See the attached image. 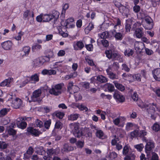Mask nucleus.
<instances>
[{"label": "nucleus", "instance_id": "nucleus-35", "mask_svg": "<svg viewBox=\"0 0 160 160\" xmlns=\"http://www.w3.org/2000/svg\"><path fill=\"white\" fill-rule=\"evenodd\" d=\"M79 115L77 113L71 114L68 117V119L71 121L75 120L78 118Z\"/></svg>", "mask_w": 160, "mask_h": 160}, {"label": "nucleus", "instance_id": "nucleus-37", "mask_svg": "<svg viewBox=\"0 0 160 160\" xmlns=\"http://www.w3.org/2000/svg\"><path fill=\"white\" fill-rule=\"evenodd\" d=\"M152 155L151 158L149 157L147 155L148 157L147 159L148 160H158V155L154 152H152Z\"/></svg>", "mask_w": 160, "mask_h": 160}, {"label": "nucleus", "instance_id": "nucleus-20", "mask_svg": "<svg viewBox=\"0 0 160 160\" xmlns=\"http://www.w3.org/2000/svg\"><path fill=\"white\" fill-rule=\"evenodd\" d=\"M33 152V148L31 147H29L26 152L24 154V158L27 159L29 158L30 155L32 154Z\"/></svg>", "mask_w": 160, "mask_h": 160}, {"label": "nucleus", "instance_id": "nucleus-60", "mask_svg": "<svg viewBox=\"0 0 160 160\" xmlns=\"http://www.w3.org/2000/svg\"><path fill=\"white\" fill-rule=\"evenodd\" d=\"M101 42L103 46L107 47L109 46V42L107 40L103 39L101 41Z\"/></svg>", "mask_w": 160, "mask_h": 160}, {"label": "nucleus", "instance_id": "nucleus-19", "mask_svg": "<svg viewBox=\"0 0 160 160\" xmlns=\"http://www.w3.org/2000/svg\"><path fill=\"white\" fill-rule=\"evenodd\" d=\"M84 45L82 41H79L77 42L76 45H74L75 50H81L84 47Z\"/></svg>", "mask_w": 160, "mask_h": 160}, {"label": "nucleus", "instance_id": "nucleus-46", "mask_svg": "<svg viewBox=\"0 0 160 160\" xmlns=\"http://www.w3.org/2000/svg\"><path fill=\"white\" fill-rule=\"evenodd\" d=\"M8 144L5 142L0 141V149H4L7 148Z\"/></svg>", "mask_w": 160, "mask_h": 160}, {"label": "nucleus", "instance_id": "nucleus-36", "mask_svg": "<svg viewBox=\"0 0 160 160\" xmlns=\"http://www.w3.org/2000/svg\"><path fill=\"white\" fill-rule=\"evenodd\" d=\"M76 107H77L81 111L85 110L86 112L88 110V108L82 104H76Z\"/></svg>", "mask_w": 160, "mask_h": 160}, {"label": "nucleus", "instance_id": "nucleus-14", "mask_svg": "<svg viewBox=\"0 0 160 160\" xmlns=\"http://www.w3.org/2000/svg\"><path fill=\"white\" fill-rule=\"evenodd\" d=\"M73 82H70L68 84L67 87V91L69 92L70 93H71V91H72L73 88H75L76 89L75 90H73V92L75 93L77 92L78 89L79 88L76 86L73 85Z\"/></svg>", "mask_w": 160, "mask_h": 160}, {"label": "nucleus", "instance_id": "nucleus-1", "mask_svg": "<svg viewBox=\"0 0 160 160\" xmlns=\"http://www.w3.org/2000/svg\"><path fill=\"white\" fill-rule=\"evenodd\" d=\"M147 132L145 130H141L138 131V130H135L131 133V138L139 137L142 138V140L147 142V138L145 137L147 135Z\"/></svg>", "mask_w": 160, "mask_h": 160}, {"label": "nucleus", "instance_id": "nucleus-22", "mask_svg": "<svg viewBox=\"0 0 160 160\" xmlns=\"http://www.w3.org/2000/svg\"><path fill=\"white\" fill-rule=\"evenodd\" d=\"M16 124L18 127L22 129H25L27 126L26 122L21 121L20 122V120L17 121V120Z\"/></svg>", "mask_w": 160, "mask_h": 160}, {"label": "nucleus", "instance_id": "nucleus-3", "mask_svg": "<svg viewBox=\"0 0 160 160\" xmlns=\"http://www.w3.org/2000/svg\"><path fill=\"white\" fill-rule=\"evenodd\" d=\"M64 85L63 83H60L55 85L50 89L49 92L50 94L55 96H58L62 92V89Z\"/></svg>", "mask_w": 160, "mask_h": 160}, {"label": "nucleus", "instance_id": "nucleus-51", "mask_svg": "<svg viewBox=\"0 0 160 160\" xmlns=\"http://www.w3.org/2000/svg\"><path fill=\"white\" fill-rule=\"evenodd\" d=\"M93 28L94 25L92 22H90L89 23L88 26L86 28L85 30V31L88 30L90 31L92 30Z\"/></svg>", "mask_w": 160, "mask_h": 160}, {"label": "nucleus", "instance_id": "nucleus-9", "mask_svg": "<svg viewBox=\"0 0 160 160\" xmlns=\"http://www.w3.org/2000/svg\"><path fill=\"white\" fill-rule=\"evenodd\" d=\"M135 49L141 52L144 48H145L144 44L141 42H136L135 44Z\"/></svg>", "mask_w": 160, "mask_h": 160}, {"label": "nucleus", "instance_id": "nucleus-4", "mask_svg": "<svg viewBox=\"0 0 160 160\" xmlns=\"http://www.w3.org/2000/svg\"><path fill=\"white\" fill-rule=\"evenodd\" d=\"M105 52L108 59H112L113 60H118L120 57V55L118 52L114 51L107 50Z\"/></svg>", "mask_w": 160, "mask_h": 160}, {"label": "nucleus", "instance_id": "nucleus-25", "mask_svg": "<svg viewBox=\"0 0 160 160\" xmlns=\"http://www.w3.org/2000/svg\"><path fill=\"white\" fill-rule=\"evenodd\" d=\"M30 79L29 81H32V83H35L36 82L39 81V76L37 73L32 75L31 77H29Z\"/></svg>", "mask_w": 160, "mask_h": 160}, {"label": "nucleus", "instance_id": "nucleus-15", "mask_svg": "<svg viewBox=\"0 0 160 160\" xmlns=\"http://www.w3.org/2000/svg\"><path fill=\"white\" fill-rule=\"evenodd\" d=\"M110 68L107 69L106 70L107 74L108 75L109 77L111 79H118L119 78L118 75L116 73L113 72L112 71L110 70Z\"/></svg>", "mask_w": 160, "mask_h": 160}, {"label": "nucleus", "instance_id": "nucleus-43", "mask_svg": "<svg viewBox=\"0 0 160 160\" xmlns=\"http://www.w3.org/2000/svg\"><path fill=\"white\" fill-rule=\"evenodd\" d=\"M152 74L153 77H155L158 75H160V68H157L153 70L152 71Z\"/></svg>", "mask_w": 160, "mask_h": 160}, {"label": "nucleus", "instance_id": "nucleus-45", "mask_svg": "<svg viewBox=\"0 0 160 160\" xmlns=\"http://www.w3.org/2000/svg\"><path fill=\"white\" fill-rule=\"evenodd\" d=\"M125 29L126 30V32H130V30L131 29V24L126 22L125 25Z\"/></svg>", "mask_w": 160, "mask_h": 160}, {"label": "nucleus", "instance_id": "nucleus-57", "mask_svg": "<svg viewBox=\"0 0 160 160\" xmlns=\"http://www.w3.org/2000/svg\"><path fill=\"white\" fill-rule=\"evenodd\" d=\"M152 90L155 93L158 97H160V88H153Z\"/></svg>", "mask_w": 160, "mask_h": 160}, {"label": "nucleus", "instance_id": "nucleus-31", "mask_svg": "<svg viewBox=\"0 0 160 160\" xmlns=\"http://www.w3.org/2000/svg\"><path fill=\"white\" fill-rule=\"evenodd\" d=\"M52 19L50 14H43V22H46L50 21Z\"/></svg>", "mask_w": 160, "mask_h": 160}, {"label": "nucleus", "instance_id": "nucleus-54", "mask_svg": "<svg viewBox=\"0 0 160 160\" xmlns=\"http://www.w3.org/2000/svg\"><path fill=\"white\" fill-rule=\"evenodd\" d=\"M64 115L65 114L63 112H56L55 114L56 117L61 119L63 118Z\"/></svg>", "mask_w": 160, "mask_h": 160}, {"label": "nucleus", "instance_id": "nucleus-42", "mask_svg": "<svg viewBox=\"0 0 160 160\" xmlns=\"http://www.w3.org/2000/svg\"><path fill=\"white\" fill-rule=\"evenodd\" d=\"M62 123L59 121H56L55 125V128L61 129L62 127Z\"/></svg>", "mask_w": 160, "mask_h": 160}, {"label": "nucleus", "instance_id": "nucleus-6", "mask_svg": "<svg viewBox=\"0 0 160 160\" xmlns=\"http://www.w3.org/2000/svg\"><path fill=\"white\" fill-rule=\"evenodd\" d=\"M146 142V144L145 146V150L146 152L147 153V155H148L149 153L150 152L152 151V149L154 148L155 146L154 143L152 140H147Z\"/></svg>", "mask_w": 160, "mask_h": 160}, {"label": "nucleus", "instance_id": "nucleus-50", "mask_svg": "<svg viewBox=\"0 0 160 160\" xmlns=\"http://www.w3.org/2000/svg\"><path fill=\"white\" fill-rule=\"evenodd\" d=\"M41 48L42 46L41 45L37 44L32 46V49L33 52H35L36 50L40 49Z\"/></svg>", "mask_w": 160, "mask_h": 160}, {"label": "nucleus", "instance_id": "nucleus-10", "mask_svg": "<svg viewBox=\"0 0 160 160\" xmlns=\"http://www.w3.org/2000/svg\"><path fill=\"white\" fill-rule=\"evenodd\" d=\"M111 32L116 40H121L122 39L123 37L122 34L120 32H117L116 30L113 29L111 31Z\"/></svg>", "mask_w": 160, "mask_h": 160}, {"label": "nucleus", "instance_id": "nucleus-59", "mask_svg": "<svg viewBox=\"0 0 160 160\" xmlns=\"http://www.w3.org/2000/svg\"><path fill=\"white\" fill-rule=\"evenodd\" d=\"M74 21V19L73 18H70L67 19L65 22L66 23L65 26H68L70 23L73 22Z\"/></svg>", "mask_w": 160, "mask_h": 160}, {"label": "nucleus", "instance_id": "nucleus-8", "mask_svg": "<svg viewBox=\"0 0 160 160\" xmlns=\"http://www.w3.org/2000/svg\"><path fill=\"white\" fill-rule=\"evenodd\" d=\"M41 94V91L40 89L35 90L33 93L31 98L33 102L39 101H40L39 97Z\"/></svg>", "mask_w": 160, "mask_h": 160}, {"label": "nucleus", "instance_id": "nucleus-63", "mask_svg": "<svg viewBox=\"0 0 160 160\" xmlns=\"http://www.w3.org/2000/svg\"><path fill=\"white\" fill-rule=\"evenodd\" d=\"M87 50L90 51H92L93 49V46L92 44H86L85 46Z\"/></svg>", "mask_w": 160, "mask_h": 160}, {"label": "nucleus", "instance_id": "nucleus-64", "mask_svg": "<svg viewBox=\"0 0 160 160\" xmlns=\"http://www.w3.org/2000/svg\"><path fill=\"white\" fill-rule=\"evenodd\" d=\"M37 22H43V14L42 13L39 15L37 16L36 18Z\"/></svg>", "mask_w": 160, "mask_h": 160}, {"label": "nucleus", "instance_id": "nucleus-5", "mask_svg": "<svg viewBox=\"0 0 160 160\" xmlns=\"http://www.w3.org/2000/svg\"><path fill=\"white\" fill-rule=\"evenodd\" d=\"M144 106L148 115L150 114H154L155 109L153 106L156 108L157 111H159L158 108L157 107L156 104L154 103H149V104H145Z\"/></svg>", "mask_w": 160, "mask_h": 160}, {"label": "nucleus", "instance_id": "nucleus-18", "mask_svg": "<svg viewBox=\"0 0 160 160\" xmlns=\"http://www.w3.org/2000/svg\"><path fill=\"white\" fill-rule=\"evenodd\" d=\"M145 20L147 22V23L149 25V27H145V28L146 29H152L153 27V24L152 22H151V21L152 20L151 18L149 17H146L145 18Z\"/></svg>", "mask_w": 160, "mask_h": 160}, {"label": "nucleus", "instance_id": "nucleus-27", "mask_svg": "<svg viewBox=\"0 0 160 160\" xmlns=\"http://www.w3.org/2000/svg\"><path fill=\"white\" fill-rule=\"evenodd\" d=\"M104 86L109 92H112L114 90V86L111 84L107 83L105 84Z\"/></svg>", "mask_w": 160, "mask_h": 160}, {"label": "nucleus", "instance_id": "nucleus-40", "mask_svg": "<svg viewBox=\"0 0 160 160\" xmlns=\"http://www.w3.org/2000/svg\"><path fill=\"white\" fill-rule=\"evenodd\" d=\"M51 123V120L49 119L45 121L44 125V127L47 129H48Z\"/></svg>", "mask_w": 160, "mask_h": 160}, {"label": "nucleus", "instance_id": "nucleus-29", "mask_svg": "<svg viewBox=\"0 0 160 160\" xmlns=\"http://www.w3.org/2000/svg\"><path fill=\"white\" fill-rule=\"evenodd\" d=\"M96 77V80L101 83H105L107 81V78L102 75H98Z\"/></svg>", "mask_w": 160, "mask_h": 160}, {"label": "nucleus", "instance_id": "nucleus-52", "mask_svg": "<svg viewBox=\"0 0 160 160\" xmlns=\"http://www.w3.org/2000/svg\"><path fill=\"white\" fill-rule=\"evenodd\" d=\"M76 144L78 147L82 148L84 146V142L79 140L76 142Z\"/></svg>", "mask_w": 160, "mask_h": 160}, {"label": "nucleus", "instance_id": "nucleus-23", "mask_svg": "<svg viewBox=\"0 0 160 160\" xmlns=\"http://www.w3.org/2000/svg\"><path fill=\"white\" fill-rule=\"evenodd\" d=\"M13 79L12 78H9L6 79L0 83V86L2 87L8 86L10 83L13 81Z\"/></svg>", "mask_w": 160, "mask_h": 160}, {"label": "nucleus", "instance_id": "nucleus-13", "mask_svg": "<svg viewBox=\"0 0 160 160\" xmlns=\"http://www.w3.org/2000/svg\"><path fill=\"white\" fill-rule=\"evenodd\" d=\"M74 147L69 145L67 143H65L63 145V148L61 149V152L64 153V152H68L74 150Z\"/></svg>", "mask_w": 160, "mask_h": 160}, {"label": "nucleus", "instance_id": "nucleus-58", "mask_svg": "<svg viewBox=\"0 0 160 160\" xmlns=\"http://www.w3.org/2000/svg\"><path fill=\"white\" fill-rule=\"evenodd\" d=\"M35 123L37 126L38 127L41 128L43 126V123L42 122L38 119H37L36 120Z\"/></svg>", "mask_w": 160, "mask_h": 160}, {"label": "nucleus", "instance_id": "nucleus-12", "mask_svg": "<svg viewBox=\"0 0 160 160\" xmlns=\"http://www.w3.org/2000/svg\"><path fill=\"white\" fill-rule=\"evenodd\" d=\"M3 48L5 50H10L11 48L12 43L10 41H7L1 43Z\"/></svg>", "mask_w": 160, "mask_h": 160}, {"label": "nucleus", "instance_id": "nucleus-41", "mask_svg": "<svg viewBox=\"0 0 160 160\" xmlns=\"http://www.w3.org/2000/svg\"><path fill=\"white\" fill-rule=\"evenodd\" d=\"M30 50V48L29 47L26 46L24 47L22 49V51L24 52L23 55H28Z\"/></svg>", "mask_w": 160, "mask_h": 160}, {"label": "nucleus", "instance_id": "nucleus-21", "mask_svg": "<svg viewBox=\"0 0 160 160\" xmlns=\"http://www.w3.org/2000/svg\"><path fill=\"white\" fill-rule=\"evenodd\" d=\"M120 12L125 15L128 14L129 12V9L126 6L122 5L119 9Z\"/></svg>", "mask_w": 160, "mask_h": 160}, {"label": "nucleus", "instance_id": "nucleus-62", "mask_svg": "<svg viewBox=\"0 0 160 160\" xmlns=\"http://www.w3.org/2000/svg\"><path fill=\"white\" fill-rule=\"evenodd\" d=\"M117 157V154L115 152H112L110 153L109 157L111 160L114 159Z\"/></svg>", "mask_w": 160, "mask_h": 160}, {"label": "nucleus", "instance_id": "nucleus-33", "mask_svg": "<svg viewBox=\"0 0 160 160\" xmlns=\"http://www.w3.org/2000/svg\"><path fill=\"white\" fill-rule=\"evenodd\" d=\"M135 157V156L132 152L131 153H129L128 155H127L124 158V160H134Z\"/></svg>", "mask_w": 160, "mask_h": 160}, {"label": "nucleus", "instance_id": "nucleus-39", "mask_svg": "<svg viewBox=\"0 0 160 160\" xmlns=\"http://www.w3.org/2000/svg\"><path fill=\"white\" fill-rule=\"evenodd\" d=\"M109 33L108 32H104L100 34V37L101 38L105 39L109 37Z\"/></svg>", "mask_w": 160, "mask_h": 160}, {"label": "nucleus", "instance_id": "nucleus-49", "mask_svg": "<svg viewBox=\"0 0 160 160\" xmlns=\"http://www.w3.org/2000/svg\"><path fill=\"white\" fill-rule=\"evenodd\" d=\"M69 7V5L68 3H66L64 4L62 7V14H64L66 12V11L68 8Z\"/></svg>", "mask_w": 160, "mask_h": 160}, {"label": "nucleus", "instance_id": "nucleus-48", "mask_svg": "<svg viewBox=\"0 0 160 160\" xmlns=\"http://www.w3.org/2000/svg\"><path fill=\"white\" fill-rule=\"evenodd\" d=\"M135 148L139 151L141 152L144 148V145L142 144H140L134 146Z\"/></svg>", "mask_w": 160, "mask_h": 160}, {"label": "nucleus", "instance_id": "nucleus-16", "mask_svg": "<svg viewBox=\"0 0 160 160\" xmlns=\"http://www.w3.org/2000/svg\"><path fill=\"white\" fill-rule=\"evenodd\" d=\"M143 29L142 28H139L136 29L135 31L134 34L135 35L137 38H141L144 35V32H143Z\"/></svg>", "mask_w": 160, "mask_h": 160}, {"label": "nucleus", "instance_id": "nucleus-53", "mask_svg": "<svg viewBox=\"0 0 160 160\" xmlns=\"http://www.w3.org/2000/svg\"><path fill=\"white\" fill-rule=\"evenodd\" d=\"M141 76L139 74H137L132 76L133 79L135 80H138L140 81L141 80Z\"/></svg>", "mask_w": 160, "mask_h": 160}, {"label": "nucleus", "instance_id": "nucleus-24", "mask_svg": "<svg viewBox=\"0 0 160 160\" xmlns=\"http://www.w3.org/2000/svg\"><path fill=\"white\" fill-rule=\"evenodd\" d=\"M110 68V70L112 71L113 70L115 71L118 70L119 68V63L118 62H114L110 66H109L108 69Z\"/></svg>", "mask_w": 160, "mask_h": 160}, {"label": "nucleus", "instance_id": "nucleus-2", "mask_svg": "<svg viewBox=\"0 0 160 160\" xmlns=\"http://www.w3.org/2000/svg\"><path fill=\"white\" fill-rule=\"evenodd\" d=\"M71 128L72 129L73 134L76 137L79 138L82 135V132L79 130V124L76 122L72 123L70 124Z\"/></svg>", "mask_w": 160, "mask_h": 160}, {"label": "nucleus", "instance_id": "nucleus-44", "mask_svg": "<svg viewBox=\"0 0 160 160\" xmlns=\"http://www.w3.org/2000/svg\"><path fill=\"white\" fill-rule=\"evenodd\" d=\"M43 64L45 62H48L50 60L49 58L47 56H43L39 58Z\"/></svg>", "mask_w": 160, "mask_h": 160}, {"label": "nucleus", "instance_id": "nucleus-28", "mask_svg": "<svg viewBox=\"0 0 160 160\" xmlns=\"http://www.w3.org/2000/svg\"><path fill=\"white\" fill-rule=\"evenodd\" d=\"M36 150V152L39 155H44L46 153V152L42 147L37 148Z\"/></svg>", "mask_w": 160, "mask_h": 160}, {"label": "nucleus", "instance_id": "nucleus-55", "mask_svg": "<svg viewBox=\"0 0 160 160\" xmlns=\"http://www.w3.org/2000/svg\"><path fill=\"white\" fill-rule=\"evenodd\" d=\"M8 132L10 135H14L16 133V131L12 128H10L8 130Z\"/></svg>", "mask_w": 160, "mask_h": 160}, {"label": "nucleus", "instance_id": "nucleus-32", "mask_svg": "<svg viewBox=\"0 0 160 160\" xmlns=\"http://www.w3.org/2000/svg\"><path fill=\"white\" fill-rule=\"evenodd\" d=\"M113 83L115 84V87L118 90L121 91H123L125 90L124 86L122 84L117 82L116 81H114Z\"/></svg>", "mask_w": 160, "mask_h": 160}, {"label": "nucleus", "instance_id": "nucleus-17", "mask_svg": "<svg viewBox=\"0 0 160 160\" xmlns=\"http://www.w3.org/2000/svg\"><path fill=\"white\" fill-rule=\"evenodd\" d=\"M13 107L15 108H19L22 104L21 100L18 98H16L13 101Z\"/></svg>", "mask_w": 160, "mask_h": 160}, {"label": "nucleus", "instance_id": "nucleus-56", "mask_svg": "<svg viewBox=\"0 0 160 160\" xmlns=\"http://www.w3.org/2000/svg\"><path fill=\"white\" fill-rule=\"evenodd\" d=\"M141 25V24L138 23V22L135 23L133 24L132 28H131V30L135 31L136 29L139 28V27H138L139 26Z\"/></svg>", "mask_w": 160, "mask_h": 160}, {"label": "nucleus", "instance_id": "nucleus-61", "mask_svg": "<svg viewBox=\"0 0 160 160\" xmlns=\"http://www.w3.org/2000/svg\"><path fill=\"white\" fill-rule=\"evenodd\" d=\"M122 70H124L127 72H129L130 70V69L128 67V66L125 64L123 63L122 65Z\"/></svg>", "mask_w": 160, "mask_h": 160}, {"label": "nucleus", "instance_id": "nucleus-11", "mask_svg": "<svg viewBox=\"0 0 160 160\" xmlns=\"http://www.w3.org/2000/svg\"><path fill=\"white\" fill-rule=\"evenodd\" d=\"M27 130L28 132L35 136H38L41 134L40 131L33 127H28L27 128Z\"/></svg>", "mask_w": 160, "mask_h": 160}, {"label": "nucleus", "instance_id": "nucleus-7", "mask_svg": "<svg viewBox=\"0 0 160 160\" xmlns=\"http://www.w3.org/2000/svg\"><path fill=\"white\" fill-rule=\"evenodd\" d=\"M113 97L117 101L120 102H123L125 101L124 97L118 91H115L114 92Z\"/></svg>", "mask_w": 160, "mask_h": 160}, {"label": "nucleus", "instance_id": "nucleus-47", "mask_svg": "<svg viewBox=\"0 0 160 160\" xmlns=\"http://www.w3.org/2000/svg\"><path fill=\"white\" fill-rule=\"evenodd\" d=\"M129 151V147L127 145H125L123 149L122 153L124 155H126Z\"/></svg>", "mask_w": 160, "mask_h": 160}, {"label": "nucleus", "instance_id": "nucleus-26", "mask_svg": "<svg viewBox=\"0 0 160 160\" xmlns=\"http://www.w3.org/2000/svg\"><path fill=\"white\" fill-rule=\"evenodd\" d=\"M59 15V13L57 11H52V13L50 14L51 17L52 18V19L53 18L54 19V23H55V22L58 18Z\"/></svg>", "mask_w": 160, "mask_h": 160}, {"label": "nucleus", "instance_id": "nucleus-38", "mask_svg": "<svg viewBox=\"0 0 160 160\" xmlns=\"http://www.w3.org/2000/svg\"><path fill=\"white\" fill-rule=\"evenodd\" d=\"M104 133L101 130H98L96 133V136L100 139H103Z\"/></svg>", "mask_w": 160, "mask_h": 160}, {"label": "nucleus", "instance_id": "nucleus-34", "mask_svg": "<svg viewBox=\"0 0 160 160\" xmlns=\"http://www.w3.org/2000/svg\"><path fill=\"white\" fill-rule=\"evenodd\" d=\"M9 111V109L7 108H3L0 110V117H3L6 115L8 112Z\"/></svg>", "mask_w": 160, "mask_h": 160}, {"label": "nucleus", "instance_id": "nucleus-30", "mask_svg": "<svg viewBox=\"0 0 160 160\" xmlns=\"http://www.w3.org/2000/svg\"><path fill=\"white\" fill-rule=\"evenodd\" d=\"M134 53L133 50L131 49L128 48L125 50L124 52V55L125 56L129 57L132 56Z\"/></svg>", "mask_w": 160, "mask_h": 160}]
</instances>
